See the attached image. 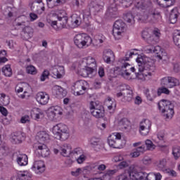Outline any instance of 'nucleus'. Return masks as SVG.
<instances>
[{
	"mask_svg": "<svg viewBox=\"0 0 180 180\" xmlns=\"http://www.w3.org/2000/svg\"><path fill=\"white\" fill-rule=\"evenodd\" d=\"M90 143L91 146H94V147L96 146H100L101 139L96 138V137H92L90 140Z\"/></svg>",
	"mask_w": 180,
	"mask_h": 180,
	"instance_id": "obj_48",
	"label": "nucleus"
},
{
	"mask_svg": "<svg viewBox=\"0 0 180 180\" xmlns=\"http://www.w3.org/2000/svg\"><path fill=\"white\" fill-rule=\"evenodd\" d=\"M58 22L56 20H47L50 26L55 29V30H60V29H65L67 23H68V17L67 16H57Z\"/></svg>",
	"mask_w": 180,
	"mask_h": 180,
	"instance_id": "obj_9",
	"label": "nucleus"
},
{
	"mask_svg": "<svg viewBox=\"0 0 180 180\" xmlns=\"http://www.w3.org/2000/svg\"><path fill=\"white\" fill-rule=\"evenodd\" d=\"M79 172H81V168H77L75 171L71 172V174L73 176H78V175H79Z\"/></svg>",
	"mask_w": 180,
	"mask_h": 180,
	"instance_id": "obj_63",
	"label": "nucleus"
},
{
	"mask_svg": "<svg viewBox=\"0 0 180 180\" xmlns=\"http://www.w3.org/2000/svg\"><path fill=\"white\" fill-rule=\"evenodd\" d=\"M136 61L138 64V70L139 71V72H135L136 77L138 79L146 81V77H147V75L141 72H143L144 70L154 72V71H155L154 62L150 58L146 56L138 57Z\"/></svg>",
	"mask_w": 180,
	"mask_h": 180,
	"instance_id": "obj_1",
	"label": "nucleus"
},
{
	"mask_svg": "<svg viewBox=\"0 0 180 180\" xmlns=\"http://www.w3.org/2000/svg\"><path fill=\"white\" fill-rule=\"evenodd\" d=\"M145 144L146 146L147 150H154V148H155V145H154V143H153V141H151V140L150 139H147L145 141Z\"/></svg>",
	"mask_w": 180,
	"mask_h": 180,
	"instance_id": "obj_47",
	"label": "nucleus"
},
{
	"mask_svg": "<svg viewBox=\"0 0 180 180\" xmlns=\"http://www.w3.org/2000/svg\"><path fill=\"white\" fill-rule=\"evenodd\" d=\"M26 72L27 74H31V75H36L37 70H36L34 66L30 65L26 67Z\"/></svg>",
	"mask_w": 180,
	"mask_h": 180,
	"instance_id": "obj_40",
	"label": "nucleus"
},
{
	"mask_svg": "<svg viewBox=\"0 0 180 180\" xmlns=\"http://www.w3.org/2000/svg\"><path fill=\"white\" fill-rule=\"evenodd\" d=\"M94 86L95 89H101V88L102 87V82H101L99 81H96L94 83Z\"/></svg>",
	"mask_w": 180,
	"mask_h": 180,
	"instance_id": "obj_59",
	"label": "nucleus"
},
{
	"mask_svg": "<svg viewBox=\"0 0 180 180\" xmlns=\"http://www.w3.org/2000/svg\"><path fill=\"white\" fill-rule=\"evenodd\" d=\"M36 139L38 140L39 144H43V143H46V141L50 140V135L46 131H40L37 133Z\"/></svg>",
	"mask_w": 180,
	"mask_h": 180,
	"instance_id": "obj_25",
	"label": "nucleus"
},
{
	"mask_svg": "<svg viewBox=\"0 0 180 180\" xmlns=\"http://www.w3.org/2000/svg\"><path fill=\"white\" fill-rule=\"evenodd\" d=\"M85 0H73V4H75V5H76V6L78 8H79V6H82Z\"/></svg>",
	"mask_w": 180,
	"mask_h": 180,
	"instance_id": "obj_54",
	"label": "nucleus"
},
{
	"mask_svg": "<svg viewBox=\"0 0 180 180\" xmlns=\"http://www.w3.org/2000/svg\"><path fill=\"white\" fill-rule=\"evenodd\" d=\"M16 161L20 167H25L29 162V158L26 154H19L17 155Z\"/></svg>",
	"mask_w": 180,
	"mask_h": 180,
	"instance_id": "obj_26",
	"label": "nucleus"
},
{
	"mask_svg": "<svg viewBox=\"0 0 180 180\" xmlns=\"http://www.w3.org/2000/svg\"><path fill=\"white\" fill-rule=\"evenodd\" d=\"M152 36H154V37L158 40V39H160V36H161V33L158 30H153Z\"/></svg>",
	"mask_w": 180,
	"mask_h": 180,
	"instance_id": "obj_62",
	"label": "nucleus"
},
{
	"mask_svg": "<svg viewBox=\"0 0 180 180\" xmlns=\"http://www.w3.org/2000/svg\"><path fill=\"white\" fill-rule=\"evenodd\" d=\"M31 169L35 174H43L46 171V165L42 160H37L34 162Z\"/></svg>",
	"mask_w": 180,
	"mask_h": 180,
	"instance_id": "obj_20",
	"label": "nucleus"
},
{
	"mask_svg": "<svg viewBox=\"0 0 180 180\" xmlns=\"http://www.w3.org/2000/svg\"><path fill=\"white\" fill-rule=\"evenodd\" d=\"M165 172L166 174H168L169 176H176V172H175V170L166 169L165 170Z\"/></svg>",
	"mask_w": 180,
	"mask_h": 180,
	"instance_id": "obj_53",
	"label": "nucleus"
},
{
	"mask_svg": "<svg viewBox=\"0 0 180 180\" xmlns=\"http://www.w3.org/2000/svg\"><path fill=\"white\" fill-rule=\"evenodd\" d=\"M129 175L132 180H148V174L144 172H131Z\"/></svg>",
	"mask_w": 180,
	"mask_h": 180,
	"instance_id": "obj_22",
	"label": "nucleus"
},
{
	"mask_svg": "<svg viewBox=\"0 0 180 180\" xmlns=\"http://www.w3.org/2000/svg\"><path fill=\"white\" fill-rule=\"evenodd\" d=\"M136 54H137V53H134V52H130V53H129V55H127V54L125 55L124 58L120 59L119 61H120V63H126L125 61H129V58L130 57H131L132 56H134V55H136Z\"/></svg>",
	"mask_w": 180,
	"mask_h": 180,
	"instance_id": "obj_51",
	"label": "nucleus"
},
{
	"mask_svg": "<svg viewBox=\"0 0 180 180\" xmlns=\"http://www.w3.org/2000/svg\"><path fill=\"white\" fill-rule=\"evenodd\" d=\"M120 96H124V99L127 102L131 101V99H133V90H131V87L127 84L121 86L120 92L117 94V98H120Z\"/></svg>",
	"mask_w": 180,
	"mask_h": 180,
	"instance_id": "obj_10",
	"label": "nucleus"
},
{
	"mask_svg": "<svg viewBox=\"0 0 180 180\" xmlns=\"http://www.w3.org/2000/svg\"><path fill=\"white\" fill-rule=\"evenodd\" d=\"M86 89H89V84L85 80H79L72 86V91L76 96L84 95L83 91H86Z\"/></svg>",
	"mask_w": 180,
	"mask_h": 180,
	"instance_id": "obj_8",
	"label": "nucleus"
},
{
	"mask_svg": "<svg viewBox=\"0 0 180 180\" xmlns=\"http://www.w3.org/2000/svg\"><path fill=\"white\" fill-rule=\"evenodd\" d=\"M94 72H95L94 69H91L86 66H84V68H82L78 71L79 75H81V77H84V78L89 77V75H91V74H94Z\"/></svg>",
	"mask_w": 180,
	"mask_h": 180,
	"instance_id": "obj_28",
	"label": "nucleus"
},
{
	"mask_svg": "<svg viewBox=\"0 0 180 180\" xmlns=\"http://www.w3.org/2000/svg\"><path fill=\"white\" fill-rule=\"evenodd\" d=\"M6 55V51L3 50L0 52V64H4L8 61V58L5 57Z\"/></svg>",
	"mask_w": 180,
	"mask_h": 180,
	"instance_id": "obj_45",
	"label": "nucleus"
},
{
	"mask_svg": "<svg viewBox=\"0 0 180 180\" xmlns=\"http://www.w3.org/2000/svg\"><path fill=\"white\" fill-rule=\"evenodd\" d=\"M124 27H126V23H124L122 20H118L115 22L112 29V35L115 39L117 40L120 39L122 33L124 32Z\"/></svg>",
	"mask_w": 180,
	"mask_h": 180,
	"instance_id": "obj_11",
	"label": "nucleus"
},
{
	"mask_svg": "<svg viewBox=\"0 0 180 180\" xmlns=\"http://www.w3.org/2000/svg\"><path fill=\"white\" fill-rule=\"evenodd\" d=\"M53 133L56 139L60 141H65L70 137L68 127L64 124H58L53 127Z\"/></svg>",
	"mask_w": 180,
	"mask_h": 180,
	"instance_id": "obj_4",
	"label": "nucleus"
},
{
	"mask_svg": "<svg viewBox=\"0 0 180 180\" xmlns=\"http://www.w3.org/2000/svg\"><path fill=\"white\" fill-rule=\"evenodd\" d=\"M178 16H179V12H178V9L173 8L170 12L169 17L170 23H172L173 25L176 23L178 21Z\"/></svg>",
	"mask_w": 180,
	"mask_h": 180,
	"instance_id": "obj_30",
	"label": "nucleus"
},
{
	"mask_svg": "<svg viewBox=\"0 0 180 180\" xmlns=\"http://www.w3.org/2000/svg\"><path fill=\"white\" fill-rule=\"evenodd\" d=\"M116 172H117V170L116 169L108 170L106 173L103 176V178L105 180L106 179L110 180V176H112V175H115Z\"/></svg>",
	"mask_w": 180,
	"mask_h": 180,
	"instance_id": "obj_43",
	"label": "nucleus"
},
{
	"mask_svg": "<svg viewBox=\"0 0 180 180\" xmlns=\"http://www.w3.org/2000/svg\"><path fill=\"white\" fill-rule=\"evenodd\" d=\"M15 90L16 94H20V92H23V87L20 86V85H17L15 86Z\"/></svg>",
	"mask_w": 180,
	"mask_h": 180,
	"instance_id": "obj_64",
	"label": "nucleus"
},
{
	"mask_svg": "<svg viewBox=\"0 0 180 180\" xmlns=\"http://www.w3.org/2000/svg\"><path fill=\"white\" fill-rule=\"evenodd\" d=\"M139 155L144 154L146 153V146L142 145L141 146H139L135 149Z\"/></svg>",
	"mask_w": 180,
	"mask_h": 180,
	"instance_id": "obj_52",
	"label": "nucleus"
},
{
	"mask_svg": "<svg viewBox=\"0 0 180 180\" xmlns=\"http://www.w3.org/2000/svg\"><path fill=\"white\" fill-rule=\"evenodd\" d=\"M85 160H86V157H85V155L83 154L79 156V158L77 159V162L78 164H82Z\"/></svg>",
	"mask_w": 180,
	"mask_h": 180,
	"instance_id": "obj_55",
	"label": "nucleus"
},
{
	"mask_svg": "<svg viewBox=\"0 0 180 180\" xmlns=\"http://www.w3.org/2000/svg\"><path fill=\"white\" fill-rule=\"evenodd\" d=\"M35 148H37V153H38L39 157H49L50 155V149L44 143H38L35 145Z\"/></svg>",
	"mask_w": 180,
	"mask_h": 180,
	"instance_id": "obj_16",
	"label": "nucleus"
},
{
	"mask_svg": "<svg viewBox=\"0 0 180 180\" xmlns=\"http://www.w3.org/2000/svg\"><path fill=\"white\" fill-rule=\"evenodd\" d=\"M52 74L53 78H63V75L64 74V67L58 66V68L52 69Z\"/></svg>",
	"mask_w": 180,
	"mask_h": 180,
	"instance_id": "obj_29",
	"label": "nucleus"
},
{
	"mask_svg": "<svg viewBox=\"0 0 180 180\" xmlns=\"http://www.w3.org/2000/svg\"><path fill=\"white\" fill-rule=\"evenodd\" d=\"M22 139H23V134L22 132H14L11 138V141L15 144H20L22 143Z\"/></svg>",
	"mask_w": 180,
	"mask_h": 180,
	"instance_id": "obj_31",
	"label": "nucleus"
},
{
	"mask_svg": "<svg viewBox=\"0 0 180 180\" xmlns=\"http://www.w3.org/2000/svg\"><path fill=\"white\" fill-rule=\"evenodd\" d=\"M114 162H120V161H123V156L117 155L113 158Z\"/></svg>",
	"mask_w": 180,
	"mask_h": 180,
	"instance_id": "obj_61",
	"label": "nucleus"
},
{
	"mask_svg": "<svg viewBox=\"0 0 180 180\" xmlns=\"http://www.w3.org/2000/svg\"><path fill=\"white\" fill-rule=\"evenodd\" d=\"M2 72L5 77L12 76V68H11V65H6L2 68Z\"/></svg>",
	"mask_w": 180,
	"mask_h": 180,
	"instance_id": "obj_35",
	"label": "nucleus"
},
{
	"mask_svg": "<svg viewBox=\"0 0 180 180\" xmlns=\"http://www.w3.org/2000/svg\"><path fill=\"white\" fill-rule=\"evenodd\" d=\"M82 22V19L81 16L75 13L70 16V21L68 22V25L70 29H75V27H78Z\"/></svg>",
	"mask_w": 180,
	"mask_h": 180,
	"instance_id": "obj_17",
	"label": "nucleus"
},
{
	"mask_svg": "<svg viewBox=\"0 0 180 180\" xmlns=\"http://www.w3.org/2000/svg\"><path fill=\"white\" fill-rule=\"evenodd\" d=\"M0 112L3 115V116L8 115V110H6L4 106L0 105Z\"/></svg>",
	"mask_w": 180,
	"mask_h": 180,
	"instance_id": "obj_60",
	"label": "nucleus"
},
{
	"mask_svg": "<svg viewBox=\"0 0 180 180\" xmlns=\"http://www.w3.org/2000/svg\"><path fill=\"white\" fill-rule=\"evenodd\" d=\"M160 84L162 87L158 89V96H161L162 94L169 95L171 91L168 88L179 86V80L174 77H165L161 79Z\"/></svg>",
	"mask_w": 180,
	"mask_h": 180,
	"instance_id": "obj_2",
	"label": "nucleus"
},
{
	"mask_svg": "<svg viewBox=\"0 0 180 180\" xmlns=\"http://www.w3.org/2000/svg\"><path fill=\"white\" fill-rule=\"evenodd\" d=\"M31 10L35 13H40L41 12V6L37 3H32L31 6Z\"/></svg>",
	"mask_w": 180,
	"mask_h": 180,
	"instance_id": "obj_39",
	"label": "nucleus"
},
{
	"mask_svg": "<svg viewBox=\"0 0 180 180\" xmlns=\"http://www.w3.org/2000/svg\"><path fill=\"white\" fill-rule=\"evenodd\" d=\"M146 41L148 44H150V46H154L155 44H157V43H158V39L154 37V36L151 35L148 37Z\"/></svg>",
	"mask_w": 180,
	"mask_h": 180,
	"instance_id": "obj_46",
	"label": "nucleus"
},
{
	"mask_svg": "<svg viewBox=\"0 0 180 180\" xmlns=\"http://www.w3.org/2000/svg\"><path fill=\"white\" fill-rule=\"evenodd\" d=\"M157 167L159 169L160 171H163V172H165V167H167V160L162 159L158 161L157 164Z\"/></svg>",
	"mask_w": 180,
	"mask_h": 180,
	"instance_id": "obj_36",
	"label": "nucleus"
},
{
	"mask_svg": "<svg viewBox=\"0 0 180 180\" xmlns=\"http://www.w3.org/2000/svg\"><path fill=\"white\" fill-rule=\"evenodd\" d=\"M136 7L138 9H144L146 8V1L144 0H137Z\"/></svg>",
	"mask_w": 180,
	"mask_h": 180,
	"instance_id": "obj_49",
	"label": "nucleus"
},
{
	"mask_svg": "<svg viewBox=\"0 0 180 180\" xmlns=\"http://www.w3.org/2000/svg\"><path fill=\"white\" fill-rule=\"evenodd\" d=\"M20 122L21 123H27V122H30V117L29 115H25L21 117Z\"/></svg>",
	"mask_w": 180,
	"mask_h": 180,
	"instance_id": "obj_58",
	"label": "nucleus"
},
{
	"mask_svg": "<svg viewBox=\"0 0 180 180\" xmlns=\"http://www.w3.org/2000/svg\"><path fill=\"white\" fill-rule=\"evenodd\" d=\"M55 91L56 92L57 96L59 98H64L65 96H67V90L64 89L60 86H56Z\"/></svg>",
	"mask_w": 180,
	"mask_h": 180,
	"instance_id": "obj_32",
	"label": "nucleus"
},
{
	"mask_svg": "<svg viewBox=\"0 0 180 180\" xmlns=\"http://www.w3.org/2000/svg\"><path fill=\"white\" fill-rule=\"evenodd\" d=\"M108 143L109 144L110 147H112V148H120V145H119V141L116 140L115 134H112L108 136Z\"/></svg>",
	"mask_w": 180,
	"mask_h": 180,
	"instance_id": "obj_27",
	"label": "nucleus"
},
{
	"mask_svg": "<svg viewBox=\"0 0 180 180\" xmlns=\"http://www.w3.org/2000/svg\"><path fill=\"white\" fill-rule=\"evenodd\" d=\"M68 150H70V148H68V144H63L62 146H58V148H54L53 153L54 154H58V153H60V154L63 157H69L70 154H73V155H83L82 149H81V148H77L74 149V150L72 153L69 151V153Z\"/></svg>",
	"mask_w": 180,
	"mask_h": 180,
	"instance_id": "obj_5",
	"label": "nucleus"
},
{
	"mask_svg": "<svg viewBox=\"0 0 180 180\" xmlns=\"http://www.w3.org/2000/svg\"><path fill=\"white\" fill-rule=\"evenodd\" d=\"M82 64H83V65L86 64L87 68H90V70H93V71L96 72V60L95 58L91 56L84 58L82 60Z\"/></svg>",
	"mask_w": 180,
	"mask_h": 180,
	"instance_id": "obj_19",
	"label": "nucleus"
},
{
	"mask_svg": "<svg viewBox=\"0 0 180 180\" xmlns=\"http://www.w3.org/2000/svg\"><path fill=\"white\" fill-rule=\"evenodd\" d=\"M148 175V180H161V178H162L161 173H154Z\"/></svg>",
	"mask_w": 180,
	"mask_h": 180,
	"instance_id": "obj_42",
	"label": "nucleus"
},
{
	"mask_svg": "<svg viewBox=\"0 0 180 180\" xmlns=\"http://www.w3.org/2000/svg\"><path fill=\"white\" fill-rule=\"evenodd\" d=\"M159 19H161V13L155 9H150L147 13H144L143 15H141L138 18L139 22H146V20H149L155 23L158 22Z\"/></svg>",
	"mask_w": 180,
	"mask_h": 180,
	"instance_id": "obj_6",
	"label": "nucleus"
},
{
	"mask_svg": "<svg viewBox=\"0 0 180 180\" xmlns=\"http://www.w3.org/2000/svg\"><path fill=\"white\" fill-rule=\"evenodd\" d=\"M172 155L175 160H178L180 157V146H176L172 148Z\"/></svg>",
	"mask_w": 180,
	"mask_h": 180,
	"instance_id": "obj_41",
	"label": "nucleus"
},
{
	"mask_svg": "<svg viewBox=\"0 0 180 180\" xmlns=\"http://www.w3.org/2000/svg\"><path fill=\"white\" fill-rule=\"evenodd\" d=\"M118 16L119 12L117 11V6H116L115 4L110 5L105 13V18L115 19Z\"/></svg>",
	"mask_w": 180,
	"mask_h": 180,
	"instance_id": "obj_18",
	"label": "nucleus"
},
{
	"mask_svg": "<svg viewBox=\"0 0 180 180\" xmlns=\"http://www.w3.org/2000/svg\"><path fill=\"white\" fill-rule=\"evenodd\" d=\"M129 124H130V122L127 118H122L118 123V126L121 127V129H127V127H129Z\"/></svg>",
	"mask_w": 180,
	"mask_h": 180,
	"instance_id": "obj_37",
	"label": "nucleus"
},
{
	"mask_svg": "<svg viewBox=\"0 0 180 180\" xmlns=\"http://www.w3.org/2000/svg\"><path fill=\"white\" fill-rule=\"evenodd\" d=\"M103 35L102 34H97L94 37V40L92 39V44L93 46H94L95 47H98V46H99V44H102V43H103Z\"/></svg>",
	"mask_w": 180,
	"mask_h": 180,
	"instance_id": "obj_33",
	"label": "nucleus"
},
{
	"mask_svg": "<svg viewBox=\"0 0 180 180\" xmlns=\"http://www.w3.org/2000/svg\"><path fill=\"white\" fill-rule=\"evenodd\" d=\"M61 115H63V111H61L60 106L51 107L48 110L47 116L50 120H54V119H56L58 116H61Z\"/></svg>",
	"mask_w": 180,
	"mask_h": 180,
	"instance_id": "obj_15",
	"label": "nucleus"
},
{
	"mask_svg": "<svg viewBox=\"0 0 180 180\" xmlns=\"http://www.w3.org/2000/svg\"><path fill=\"white\" fill-rule=\"evenodd\" d=\"M158 109L165 119H172L174 117V104L168 100H161L158 103Z\"/></svg>",
	"mask_w": 180,
	"mask_h": 180,
	"instance_id": "obj_3",
	"label": "nucleus"
},
{
	"mask_svg": "<svg viewBox=\"0 0 180 180\" xmlns=\"http://www.w3.org/2000/svg\"><path fill=\"white\" fill-rule=\"evenodd\" d=\"M9 151V149L8 148V146H2L0 147V157H5L8 155V152Z\"/></svg>",
	"mask_w": 180,
	"mask_h": 180,
	"instance_id": "obj_44",
	"label": "nucleus"
},
{
	"mask_svg": "<svg viewBox=\"0 0 180 180\" xmlns=\"http://www.w3.org/2000/svg\"><path fill=\"white\" fill-rule=\"evenodd\" d=\"M49 75H50V72H49V70H44L40 77V81L41 82L46 81V79L49 78Z\"/></svg>",
	"mask_w": 180,
	"mask_h": 180,
	"instance_id": "obj_50",
	"label": "nucleus"
},
{
	"mask_svg": "<svg viewBox=\"0 0 180 180\" xmlns=\"http://www.w3.org/2000/svg\"><path fill=\"white\" fill-rule=\"evenodd\" d=\"M150 37V34L147 31H143L142 32V38L143 40H146L147 41L148 40V38Z\"/></svg>",
	"mask_w": 180,
	"mask_h": 180,
	"instance_id": "obj_56",
	"label": "nucleus"
},
{
	"mask_svg": "<svg viewBox=\"0 0 180 180\" xmlns=\"http://www.w3.org/2000/svg\"><path fill=\"white\" fill-rule=\"evenodd\" d=\"M95 103L91 101L90 103L91 114L96 119H101L105 117V108L103 106L95 107Z\"/></svg>",
	"mask_w": 180,
	"mask_h": 180,
	"instance_id": "obj_13",
	"label": "nucleus"
},
{
	"mask_svg": "<svg viewBox=\"0 0 180 180\" xmlns=\"http://www.w3.org/2000/svg\"><path fill=\"white\" fill-rule=\"evenodd\" d=\"M103 60L106 63V64H110L112 60H115V53L111 49L104 50Z\"/></svg>",
	"mask_w": 180,
	"mask_h": 180,
	"instance_id": "obj_24",
	"label": "nucleus"
},
{
	"mask_svg": "<svg viewBox=\"0 0 180 180\" xmlns=\"http://www.w3.org/2000/svg\"><path fill=\"white\" fill-rule=\"evenodd\" d=\"M151 129V121L149 120H143L141 122L139 126V132L142 136H147L150 133Z\"/></svg>",
	"mask_w": 180,
	"mask_h": 180,
	"instance_id": "obj_14",
	"label": "nucleus"
},
{
	"mask_svg": "<svg viewBox=\"0 0 180 180\" xmlns=\"http://www.w3.org/2000/svg\"><path fill=\"white\" fill-rule=\"evenodd\" d=\"M128 67H130V64L126 62H122V65L121 66V68H117V70H114V74H116V75H121L122 78L130 81V79H131V76H130V72H127V68Z\"/></svg>",
	"mask_w": 180,
	"mask_h": 180,
	"instance_id": "obj_12",
	"label": "nucleus"
},
{
	"mask_svg": "<svg viewBox=\"0 0 180 180\" xmlns=\"http://www.w3.org/2000/svg\"><path fill=\"white\" fill-rule=\"evenodd\" d=\"M124 20L125 22H127V23H131V25H134V15H133V13L131 12H128L127 13L124 14Z\"/></svg>",
	"mask_w": 180,
	"mask_h": 180,
	"instance_id": "obj_34",
	"label": "nucleus"
},
{
	"mask_svg": "<svg viewBox=\"0 0 180 180\" xmlns=\"http://www.w3.org/2000/svg\"><path fill=\"white\" fill-rule=\"evenodd\" d=\"M118 167L121 169H123V168H127V167H129V163H127V162H126V161L122 160V162H120V164L118 165Z\"/></svg>",
	"mask_w": 180,
	"mask_h": 180,
	"instance_id": "obj_57",
	"label": "nucleus"
},
{
	"mask_svg": "<svg viewBox=\"0 0 180 180\" xmlns=\"http://www.w3.org/2000/svg\"><path fill=\"white\" fill-rule=\"evenodd\" d=\"M75 44L79 49H84L85 46H91L92 44V38L86 34H77L74 38Z\"/></svg>",
	"mask_w": 180,
	"mask_h": 180,
	"instance_id": "obj_7",
	"label": "nucleus"
},
{
	"mask_svg": "<svg viewBox=\"0 0 180 180\" xmlns=\"http://www.w3.org/2000/svg\"><path fill=\"white\" fill-rule=\"evenodd\" d=\"M32 116H34L35 119H40L41 116H43V112L40 108H34L31 112Z\"/></svg>",
	"mask_w": 180,
	"mask_h": 180,
	"instance_id": "obj_38",
	"label": "nucleus"
},
{
	"mask_svg": "<svg viewBox=\"0 0 180 180\" xmlns=\"http://www.w3.org/2000/svg\"><path fill=\"white\" fill-rule=\"evenodd\" d=\"M36 100L40 105H47L50 100V96L46 92L41 91L37 94Z\"/></svg>",
	"mask_w": 180,
	"mask_h": 180,
	"instance_id": "obj_21",
	"label": "nucleus"
},
{
	"mask_svg": "<svg viewBox=\"0 0 180 180\" xmlns=\"http://www.w3.org/2000/svg\"><path fill=\"white\" fill-rule=\"evenodd\" d=\"M20 34L23 40H29V39L33 37V28L30 26L22 27V30Z\"/></svg>",
	"mask_w": 180,
	"mask_h": 180,
	"instance_id": "obj_23",
	"label": "nucleus"
}]
</instances>
